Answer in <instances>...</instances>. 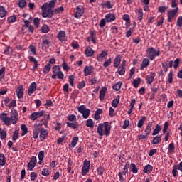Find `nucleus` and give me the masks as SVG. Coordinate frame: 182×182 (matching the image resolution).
Returning <instances> with one entry per match:
<instances>
[{
    "label": "nucleus",
    "mask_w": 182,
    "mask_h": 182,
    "mask_svg": "<svg viewBox=\"0 0 182 182\" xmlns=\"http://www.w3.org/2000/svg\"><path fill=\"white\" fill-rule=\"evenodd\" d=\"M101 6H107L108 9H112L113 8V4L110 2V1H107L104 4H101Z\"/></svg>",
    "instance_id": "c03bdc74"
},
{
    "label": "nucleus",
    "mask_w": 182,
    "mask_h": 182,
    "mask_svg": "<svg viewBox=\"0 0 182 182\" xmlns=\"http://www.w3.org/2000/svg\"><path fill=\"white\" fill-rule=\"evenodd\" d=\"M8 12L5 10V7L0 6V18H5Z\"/></svg>",
    "instance_id": "58836bf2"
},
{
    "label": "nucleus",
    "mask_w": 182,
    "mask_h": 182,
    "mask_svg": "<svg viewBox=\"0 0 182 182\" xmlns=\"http://www.w3.org/2000/svg\"><path fill=\"white\" fill-rule=\"evenodd\" d=\"M16 95L18 99H22L23 97V85H20L16 90Z\"/></svg>",
    "instance_id": "4468645a"
},
{
    "label": "nucleus",
    "mask_w": 182,
    "mask_h": 182,
    "mask_svg": "<svg viewBox=\"0 0 182 182\" xmlns=\"http://www.w3.org/2000/svg\"><path fill=\"white\" fill-rule=\"evenodd\" d=\"M21 136H25L28 134V127H26V124H21Z\"/></svg>",
    "instance_id": "ea45409f"
},
{
    "label": "nucleus",
    "mask_w": 182,
    "mask_h": 182,
    "mask_svg": "<svg viewBox=\"0 0 182 182\" xmlns=\"http://www.w3.org/2000/svg\"><path fill=\"white\" fill-rule=\"evenodd\" d=\"M6 164V159L3 153L0 154V166H5Z\"/></svg>",
    "instance_id": "c9c22d12"
},
{
    "label": "nucleus",
    "mask_w": 182,
    "mask_h": 182,
    "mask_svg": "<svg viewBox=\"0 0 182 182\" xmlns=\"http://www.w3.org/2000/svg\"><path fill=\"white\" fill-rule=\"evenodd\" d=\"M115 115H116V114H114V109H113V107H110L109 109V116L110 117H114Z\"/></svg>",
    "instance_id": "0e129e2a"
},
{
    "label": "nucleus",
    "mask_w": 182,
    "mask_h": 182,
    "mask_svg": "<svg viewBox=\"0 0 182 182\" xmlns=\"http://www.w3.org/2000/svg\"><path fill=\"white\" fill-rule=\"evenodd\" d=\"M85 14V8H83V6H77L75 8V18L77 19H80Z\"/></svg>",
    "instance_id": "39448f33"
},
{
    "label": "nucleus",
    "mask_w": 182,
    "mask_h": 182,
    "mask_svg": "<svg viewBox=\"0 0 182 182\" xmlns=\"http://www.w3.org/2000/svg\"><path fill=\"white\" fill-rule=\"evenodd\" d=\"M111 64H112V58H109L107 60H106L103 63V66L104 68H107V66H110Z\"/></svg>",
    "instance_id": "338daca9"
},
{
    "label": "nucleus",
    "mask_w": 182,
    "mask_h": 182,
    "mask_svg": "<svg viewBox=\"0 0 182 182\" xmlns=\"http://www.w3.org/2000/svg\"><path fill=\"white\" fill-rule=\"evenodd\" d=\"M69 122H75L76 120V115L70 114L68 117Z\"/></svg>",
    "instance_id": "774afa93"
},
{
    "label": "nucleus",
    "mask_w": 182,
    "mask_h": 182,
    "mask_svg": "<svg viewBox=\"0 0 182 182\" xmlns=\"http://www.w3.org/2000/svg\"><path fill=\"white\" fill-rule=\"evenodd\" d=\"M18 139H19V132L15 130L13 134L12 140L15 141L16 140H18Z\"/></svg>",
    "instance_id": "864d4df0"
},
{
    "label": "nucleus",
    "mask_w": 182,
    "mask_h": 182,
    "mask_svg": "<svg viewBox=\"0 0 182 182\" xmlns=\"http://www.w3.org/2000/svg\"><path fill=\"white\" fill-rule=\"evenodd\" d=\"M120 102V95H117L115 99H114L111 103L112 107H117Z\"/></svg>",
    "instance_id": "bb28decb"
},
{
    "label": "nucleus",
    "mask_w": 182,
    "mask_h": 182,
    "mask_svg": "<svg viewBox=\"0 0 182 182\" xmlns=\"http://www.w3.org/2000/svg\"><path fill=\"white\" fill-rule=\"evenodd\" d=\"M93 66L90 65L87 66L86 65L84 68V76H89V75H92V73H93Z\"/></svg>",
    "instance_id": "ddd939ff"
},
{
    "label": "nucleus",
    "mask_w": 182,
    "mask_h": 182,
    "mask_svg": "<svg viewBox=\"0 0 182 182\" xmlns=\"http://www.w3.org/2000/svg\"><path fill=\"white\" fill-rule=\"evenodd\" d=\"M50 69H52V66L50 64H47L43 68V73H48L50 72Z\"/></svg>",
    "instance_id": "09e8293b"
},
{
    "label": "nucleus",
    "mask_w": 182,
    "mask_h": 182,
    "mask_svg": "<svg viewBox=\"0 0 182 182\" xmlns=\"http://www.w3.org/2000/svg\"><path fill=\"white\" fill-rule=\"evenodd\" d=\"M96 31H91L90 33L91 41L94 45H96L97 43L96 42Z\"/></svg>",
    "instance_id": "7c9ffc66"
},
{
    "label": "nucleus",
    "mask_w": 182,
    "mask_h": 182,
    "mask_svg": "<svg viewBox=\"0 0 182 182\" xmlns=\"http://www.w3.org/2000/svg\"><path fill=\"white\" fill-rule=\"evenodd\" d=\"M48 134H49V132H48V130L43 128L40 132L39 137H40L41 141H45V140H46V137H48Z\"/></svg>",
    "instance_id": "9b49d317"
},
{
    "label": "nucleus",
    "mask_w": 182,
    "mask_h": 182,
    "mask_svg": "<svg viewBox=\"0 0 182 182\" xmlns=\"http://www.w3.org/2000/svg\"><path fill=\"white\" fill-rule=\"evenodd\" d=\"M36 87H37V84L36 82H32L28 90V96H32L33 93L34 92H36Z\"/></svg>",
    "instance_id": "9d476101"
},
{
    "label": "nucleus",
    "mask_w": 182,
    "mask_h": 182,
    "mask_svg": "<svg viewBox=\"0 0 182 182\" xmlns=\"http://www.w3.org/2000/svg\"><path fill=\"white\" fill-rule=\"evenodd\" d=\"M174 150H176V146H174V142H171L168 145V153H174Z\"/></svg>",
    "instance_id": "de8ad7c7"
},
{
    "label": "nucleus",
    "mask_w": 182,
    "mask_h": 182,
    "mask_svg": "<svg viewBox=\"0 0 182 182\" xmlns=\"http://www.w3.org/2000/svg\"><path fill=\"white\" fill-rule=\"evenodd\" d=\"M11 119L12 124H16L18 122V111L16 109H12L11 112Z\"/></svg>",
    "instance_id": "6e6552de"
},
{
    "label": "nucleus",
    "mask_w": 182,
    "mask_h": 182,
    "mask_svg": "<svg viewBox=\"0 0 182 182\" xmlns=\"http://www.w3.org/2000/svg\"><path fill=\"white\" fill-rule=\"evenodd\" d=\"M112 127L109 125V122H105L98 124L97 133L102 137V136H109Z\"/></svg>",
    "instance_id": "f257e3e1"
},
{
    "label": "nucleus",
    "mask_w": 182,
    "mask_h": 182,
    "mask_svg": "<svg viewBox=\"0 0 182 182\" xmlns=\"http://www.w3.org/2000/svg\"><path fill=\"white\" fill-rule=\"evenodd\" d=\"M178 12V7H176L175 9H172L168 11V16L173 18L174 19Z\"/></svg>",
    "instance_id": "4be33fe9"
},
{
    "label": "nucleus",
    "mask_w": 182,
    "mask_h": 182,
    "mask_svg": "<svg viewBox=\"0 0 182 182\" xmlns=\"http://www.w3.org/2000/svg\"><path fill=\"white\" fill-rule=\"evenodd\" d=\"M161 141V135H157L155 137H154V139L152 140L151 143L152 144H159Z\"/></svg>",
    "instance_id": "473e14b6"
},
{
    "label": "nucleus",
    "mask_w": 182,
    "mask_h": 182,
    "mask_svg": "<svg viewBox=\"0 0 182 182\" xmlns=\"http://www.w3.org/2000/svg\"><path fill=\"white\" fill-rule=\"evenodd\" d=\"M43 114H45V111L33 112L30 115V119L33 120L34 122V120H36V119H39V117H42V116H43Z\"/></svg>",
    "instance_id": "0eeeda50"
},
{
    "label": "nucleus",
    "mask_w": 182,
    "mask_h": 182,
    "mask_svg": "<svg viewBox=\"0 0 182 182\" xmlns=\"http://www.w3.org/2000/svg\"><path fill=\"white\" fill-rule=\"evenodd\" d=\"M57 38L58 41H65V38H66V32H65V31H60Z\"/></svg>",
    "instance_id": "a878e982"
},
{
    "label": "nucleus",
    "mask_w": 182,
    "mask_h": 182,
    "mask_svg": "<svg viewBox=\"0 0 182 182\" xmlns=\"http://www.w3.org/2000/svg\"><path fill=\"white\" fill-rule=\"evenodd\" d=\"M144 122H146V116H143L138 122L137 127L139 129H141L143 125L144 124Z\"/></svg>",
    "instance_id": "f704fd0d"
},
{
    "label": "nucleus",
    "mask_w": 182,
    "mask_h": 182,
    "mask_svg": "<svg viewBox=\"0 0 182 182\" xmlns=\"http://www.w3.org/2000/svg\"><path fill=\"white\" fill-rule=\"evenodd\" d=\"M129 171H131V173H133V174H137L139 173V168H137V166L134 164V163L130 164Z\"/></svg>",
    "instance_id": "aec40b11"
},
{
    "label": "nucleus",
    "mask_w": 182,
    "mask_h": 182,
    "mask_svg": "<svg viewBox=\"0 0 182 182\" xmlns=\"http://www.w3.org/2000/svg\"><path fill=\"white\" fill-rule=\"evenodd\" d=\"M77 141H79V137L74 136L71 141L72 147H75L76 144H77Z\"/></svg>",
    "instance_id": "5fc2aeb1"
},
{
    "label": "nucleus",
    "mask_w": 182,
    "mask_h": 182,
    "mask_svg": "<svg viewBox=\"0 0 182 182\" xmlns=\"http://www.w3.org/2000/svg\"><path fill=\"white\" fill-rule=\"evenodd\" d=\"M89 170H90V161L85 159L83 162V166L81 170L82 176H86L87 173H89Z\"/></svg>",
    "instance_id": "20e7f679"
},
{
    "label": "nucleus",
    "mask_w": 182,
    "mask_h": 182,
    "mask_svg": "<svg viewBox=\"0 0 182 182\" xmlns=\"http://www.w3.org/2000/svg\"><path fill=\"white\" fill-rule=\"evenodd\" d=\"M36 177H38V173L36 172H31L30 174V178L31 181H35L36 180Z\"/></svg>",
    "instance_id": "bf43d9fd"
},
{
    "label": "nucleus",
    "mask_w": 182,
    "mask_h": 182,
    "mask_svg": "<svg viewBox=\"0 0 182 182\" xmlns=\"http://www.w3.org/2000/svg\"><path fill=\"white\" fill-rule=\"evenodd\" d=\"M168 7L166 6H161L158 8V12H159V14H164V12H166V11H167Z\"/></svg>",
    "instance_id": "3c124183"
},
{
    "label": "nucleus",
    "mask_w": 182,
    "mask_h": 182,
    "mask_svg": "<svg viewBox=\"0 0 182 182\" xmlns=\"http://www.w3.org/2000/svg\"><path fill=\"white\" fill-rule=\"evenodd\" d=\"M56 2H58V0H51L49 4L46 3L43 5V6H46V8H50L52 9L56 5Z\"/></svg>",
    "instance_id": "393cba45"
},
{
    "label": "nucleus",
    "mask_w": 182,
    "mask_h": 182,
    "mask_svg": "<svg viewBox=\"0 0 182 182\" xmlns=\"http://www.w3.org/2000/svg\"><path fill=\"white\" fill-rule=\"evenodd\" d=\"M106 22H113V21H116V16L113 13H109L105 16Z\"/></svg>",
    "instance_id": "f8f14e48"
},
{
    "label": "nucleus",
    "mask_w": 182,
    "mask_h": 182,
    "mask_svg": "<svg viewBox=\"0 0 182 182\" xmlns=\"http://www.w3.org/2000/svg\"><path fill=\"white\" fill-rule=\"evenodd\" d=\"M85 126H87V127H90V129H93L95 127V122H93V119H87Z\"/></svg>",
    "instance_id": "a19ab883"
},
{
    "label": "nucleus",
    "mask_w": 182,
    "mask_h": 182,
    "mask_svg": "<svg viewBox=\"0 0 182 182\" xmlns=\"http://www.w3.org/2000/svg\"><path fill=\"white\" fill-rule=\"evenodd\" d=\"M41 31L43 33H48V32H49L50 31L49 26L48 25L43 26L41 28Z\"/></svg>",
    "instance_id": "13d9d810"
},
{
    "label": "nucleus",
    "mask_w": 182,
    "mask_h": 182,
    "mask_svg": "<svg viewBox=\"0 0 182 182\" xmlns=\"http://www.w3.org/2000/svg\"><path fill=\"white\" fill-rule=\"evenodd\" d=\"M38 157L39 161H43V159H45V151H40Z\"/></svg>",
    "instance_id": "49530a36"
},
{
    "label": "nucleus",
    "mask_w": 182,
    "mask_h": 182,
    "mask_svg": "<svg viewBox=\"0 0 182 182\" xmlns=\"http://www.w3.org/2000/svg\"><path fill=\"white\" fill-rule=\"evenodd\" d=\"M56 76H57L58 79L63 80V79L65 77V74H63V72H62V70H60V71H58V72L55 73V74H53L51 76V78L56 79Z\"/></svg>",
    "instance_id": "dca6fc26"
},
{
    "label": "nucleus",
    "mask_w": 182,
    "mask_h": 182,
    "mask_svg": "<svg viewBox=\"0 0 182 182\" xmlns=\"http://www.w3.org/2000/svg\"><path fill=\"white\" fill-rule=\"evenodd\" d=\"M120 62H122V56L120 55H117L114 60V68L119 66Z\"/></svg>",
    "instance_id": "5701e85b"
},
{
    "label": "nucleus",
    "mask_w": 182,
    "mask_h": 182,
    "mask_svg": "<svg viewBox=\"0 0 182 182\" xmlns=\"http://www.w3.org/2000/svg\"><path fill=\"white\" fill-rule=\"evenodd\" d=\"M67 127H70V129H73V130H76V129H79V123L77 122H66Z\"/></svg>",
    "instance_id": "2eb2a0df"
},
{
    "label": "nucleus",
    "mask_w": 182,
    "mask_h": 182,
    "mask_svg": "<svg viewBox=\"0 0 182 182\" xmlns=\"http://www.w3.org/2000/svg\"><path fill=\"white\" fill-rule=\"evenodd\" d=\"M140 83H141V78L140 77H138L136 80L134 79L132 82V85L136 89L139 87V85H140Z\"/></svg>",
    "instance_id": "4c0bfd02"
},
{
    "label": "nucleus",
    "mask_w": 182,
    "mask_h": 182,
    "mask_svg": "<svg viewBox=\"0 0 182 182\" xmlns=\"http://www.w3.org/2000/svg\"><path fill=\"white\" fill-rule=\"evenodd\" d=\"M85 53L87 58H90V57L93 56V55L95 54V50H93V49H92V48L88 46L86 48Z\"/></svg>",
    "instance_id": "6ab92c4d"
},
{
    "label": "nucleus",
    "mask_w": 182,
    "mask_h": 182,
    "mask_svg": "<svg viewBox=\"0 0 182 182\" xmlns=\"http://www.w3.org/2000/svg\"><path fill=\"white\" fill-rule=\"evenodd\" d=\"M36 163H38V159L36 156H32L30 159V161L27 164V167L29 168L31 171L35 168V166H36Z\"/></svg>",
    "instance_id": "423d86ee"
},
{
    "label": "nucleus",
    "mask_w": 182,
    "mask_h": 182,
    "mask_svg": "<svg viewBox=\"0 0 182 182\" xmlns=\"http://www.w3.org/2000/svg\"><path fill=\"white\" fill-rule=\"evenodd\" d=\"M152 171H153V166L148 164L144 166V171H143L144 173H151Z\"/></svg>",
    "instance_id": "e433bc0d"
},
{
    "label": "nucleus",
    "mask_w": 182,
    "mask_h": 182,
    "mask_svg": "<svg viewBox=\"0 0 182 182\" xmlns=\"http://www.w3.org/2000/svg\"><path fill=\"white\" fill-rule=\"evenodd\" d=\"M146 53L149 60H154L156 56H160V50H156L154 48L150 47L147 48Z\"/></svg>",
    "instance_id": "f03ea898"
},
{
    "label": "nucleus",
    "mask_w": 182,
    "mask_h": 182,
    "mask_svg": "<svg viewBox=\"0 0 182 182\" xmlns=\"http://www.w3.org/2000/svg\"><path fill=\"white\" fill-rule=\"evenodd\" d=\"M160 132H161V127L159 124H156L155 126L154 129L152 132V136H156V135L159 134V133H160Z\"/></svg>",
    "instance_id": "c756f323"
},
{
    "label": "nucleus",
    "mask_w": 182,
    "mask_h": 182,
    "mask_svg": "<svg viewBox=\"0 0 182 182\" xmlns=\"http://www.w3.org/2000/svg\"><path fill=\"white\" fill-rule=\"evenodd\" d=\"M18 5L21 9H23V8L26 7V1L25 0H19Z\"/></svg>",
    "instance_id": "37998d69"
},
{
    "label": "nucleus",
    "mask_w": 182,
    "mask_h": 182,
    "mask_svg": "<svg viewBox=\"0 0 182 182\" xmlns=\"http://www.w3.org/2000/svg\"><path fill=\"white\" fill-rule=\"evenodd\" d=\"M43 106L47 109L48 107H51V106H53V102H52V100H46V102Z\"/></svg>",
    "instance_id": "6e6d98bb"
},
{
    "label": "nucleus",
    "mask_w": 182,
    "mask_h": 182,
    "mask_svg": "<svg viewBox=\"0 0 182 182\" xmlns=\"http://www.w3.org/2000/svg\"><path fill=\"white\" fill-rule=\"evenodd\" d=\"M156 77V73L151 72L149 75L146 76V80L147 85H151L154 82V78Z\"/></svg>",
    "instance_id": "1a4fd4ad"
},
{
    "label": "nucleus",
    "mask_w": 182,
    "mask_h": 182,
    "mask_svg": "<svg viewBox=\"0 0 182 182\" xmlns=\"http://www.w3.org/2000/svg\"><path fill=\"white\" fill-rule=\"evenodd\" d=\"M135 14L138 21H143V9H138L135 10Z\"/></svg>",
    "instance_id": "f3484780"
},
{
    "label": "nucleus",
    "mask_w": 182,
    "mask_h": 182,
    "mask_svg": "<svg viewBox=\"0 0 182 182\" xmlns=\"http://www.w3.org/2000/svg\"><path fill=\"white\" fill-rule=\"evenodd\" d=\"M90 115V109H86L82 113L83 119H87Z\"/></svg>",
    "instance_id": "8fccbe9b"
},
{
    "label": "nucleus",
    "mask_w": 182,
    "mask_h": 182,
    "mask_svg": "<svg viewBox=\"0 0 182 182\" xmlns=\"http://www.w3.org/2000/svg\"><path fill=\"white\" fill-rule=\"evenodd\" d=\"M129 168H130V162L129 161H127L126 164L124 165V168H123V174L124 176H126V174H127V173H129Z\"/></svg>",
    "instance_id": "72a5a7b5"
},
{
    "label": "nucleus",
    "mask_w": 182,
    "mask_h": 182,
    "mask_svg": "<svg viewBox=\"0 0 182 182\" xmlns=\"http://www.w3.org/2000/svg\"><path fill=\"white\" fill-rule=\"evenodd\" d=\"M52 70H53V75H55L58 72H60L61 70H60V67L59 65H54Z\"/></svg>",
    "instance_id": "680f3d73"
},
{
    "label": "nucleus",
    "mask_w": 182,
    "mask_h": 182,
    "mask_svg": "<svg viewBox=\"0 0 182 182\" xmlns=\"http://www.w3.org/2000/svg\"><path fill=\"white\" fill-rule=\"evenodd\" d=\"M7 22H8V23H14V22H16V16L13 15V16H9L7 18Z\"/></svg>",
    "instance_id": "a18cd8bd"
},
{
    "label": "nucleus",
    "mask_w": 182,
    "mask_h": 182,
    "mask_svg": "<svg viewBox=\"0 0 182 182\" xmlns=\"http://www.w3.org/2000/svg\"><path fill=\"white\" fill-rule=\"evenodd\" d=\"M41 10L43 18H53V15H55V11L53 9L48 8L46 6H42Z\"/></svg>",
    "instance_id": "7ed1b4c3"
},
{
    "label": "nucleus",
    "mask_w": 182,
    "mask_h": 182,
    "mask_svg": "<svg viewBox=\"0 0 182 182\" xmlns=\"http://www.w3.org/2000/svg\"><path fill=\"white\" fill-rule=\"evenodd\" d=\"M77 110H78L79 113H81V114H82V113H84L85 111L86 110V106H85L83 105L81 106H79L77 107Z\"/></svg>",
    "instance_id": "052dcab7"
},
{
    "label": "nucleus",
    "mask_w": 182,
    "mask_h": 182,
    "mask_svg": "<svg viewBox=\"0 0 182 182\" xmlns=\"http://www.w3.org/2000/svg\"><path fill=\"white\" fill-rule=\"evenodd\" d=\"M151 127H153V122H148V124L144 130V133L146 134V136H150V133H151Z\"/></svg>",
    "instance_id": "412c9836"
},
{
    "label": "nucleus",
    "mask_w": 182,
    "mask_h": 182,
    "mask_svg": "<svg viewBox=\"0 0 182 182\" xmlns=\"http://www.w3.org/2000/svg\"><path fill=\"white\" fill-rule=\"evenodd\" d=\"M104 171H105V169L102 166H99L97 168V173H98V176H103Z\"/></svg>",
    "instance_id": "e2e57ef3"
},
{
    "label": "nucleus",
    "mask_w": 182,
    "mask_h": 182,
    "mask_svg": "<svg viewBox=\"0 0 182 182\" xmlns=\"http://www.w3.org/2000/svg\"><path fill=\"white\" fill-rule=\"evenodd\" d=\"M106 92H107V88L106 87H103L100 91L99 99H100L101 100H105V96H106Z\"/></svg>",
    "instance_id": "b1692460"
},
{
    "label": "nucleus",
    "mask_w": 182,
    "mask_h": 182,
    "mask_svg": "<svg viewBox=\"0 0 182 182\" xmlns=\"http://www.w3.org/2000/svg\"><path fill=\"white\" fill-rule=\"evenodd\" d=\"M134 31V27H131L126 33V38H130L132 36V33Z\"/></svg>",
    "instance_id": "4d7b16f0"
},
{
    "label": "nucleus",
    "mask_w": 182,
    "mask_h": 182,
    "mask_svg": "<svg viewBox=\"0 0 182 182\" xmlns=\"http://www.w3.org/2000/svg\"><path fill=\"white\" fill-rule=\"evenodd\" d=\"M117 68V73L119 75V76H124V73H126V67L119 65Z\"/></svg>",
    "instance_id": "c85d7f7f"
},
{
    "label": "nucleus",
    "mask_w": 182,
    "mask_h": 182,
    "mask_svg": "<svg viewBox=\"0 0 182 182\" xmlns=\"http://www.w3.org/2000/svg\"><path fill=\"white\" fill-rule=\"evenodd\" d=\"M49 45H50V41L46 38H43L41 45L42 49H43V48H49Z\"/></svg>",
    "instance_id": "79ce46f5"
},
{
    "label": "nucleus",
    "mask_w": 182,
    "mask_h": 182,
    "mask_svg": "<svg viewBox=\"0 0 182 182\" xmlns=\"http://www.w3.org/2000/svg\"><path fill=\"white\" fill-rule=\"evenodd\" d=\"M150 65V60L149 58H144L141 64L140 70H144L145 68H147Z\"/></svg>",
    "instance_id": "a211bd4d"
},
{
    "label": "nucleus",
    "mask_w": 182,
    "mask_h": 182,
    "mask_svg": "<svg viewBox=\"0 0 182 182\" xmlns=\"http://www.w3.org/2000/svg\"><path fill=\"white\" fill-rule=\"evenodd\" d=\"M176 26H178V28H181L182 26V16H180L176 21Z\"/></svg>",
    "instance_id": "69168bd1"
},
{
    "label": "nucleus",
    "mask_w": 182,
    "mask_h": 182,
    "mask_svg": "<svg viewBox=\"0 0 182 182\" xmlns=\"http://www.w3.org/2000/svg\"><path fill=\"white\" fill-rule=\"evenodd\" d=\"M122 85H123V82H122L121 81H119L117 83H116L112 86V89L115 90V92H119V89H122Z\"/></svg>",
    "instance_id": "2f4dec72"
},
{
    "label": "nucleus",
    "mask_w": 182,
    "mask_h": 182,
    "mask_svg": "<svg viewBox=\"0 0 182 182\" xmlns=\"http://www.w3.org/2000/svg\"><path fill=\"white\" fill-rule=\"evenodd\" d=\"M44 128L42 127V124H35L34 129H36L38 133H41Z\"/></svg>",
    "instance_id": "603ef678"
},
{
    "label": "nucleus",
    "mask_w": 182,
    "mask_h": 182,
    "mask_svg": "<svg viewBox=\"0 0 182 182\" xmlns=\"http://www.w3.org/2000/svg\"><path fill=\"white\" fill-rule=\"evenodd\" d=\"M107 56V51L103 50L101 53L97 57L98 62H102L103 60V58H106Z\"/></svg>",
    "instance_id": "cd10ccee"
}]
</instances>
